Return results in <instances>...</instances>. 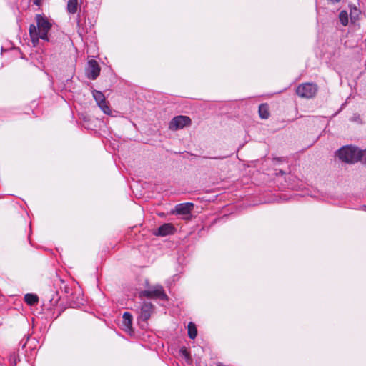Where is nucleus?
<instances>
[{"mask_svg": "<svg viewBox=\"0 0 366 366\" xmlns=\"http://www.w3.org/2000/svg\"><path fill=\"white\" fill-rule=\"evenodd\" d=\"M36 25L31 24L29 27V35L33 46L39 44V39H46V19L38 14L36 16Z\"/></svg>", "mask_w": 366, "mask_h": 366, "instance_id": "1", "label": "nucleus"}, {"mask_svg": "<svg viewBox=\"0 0 366 366\" xmlns=\"http://www.w3.org/2000/svg\"><path fill=\"white\" fill-rule=\"evenodd\" d=\"M358 147L347 145L341 147L337 151V156L340 160L348 164H355L358 162Z\"/></svg>", "mask_w": 366, "mask_h": 366, "instance_id": "2", "label": "nucleus"}, {"mask_svg": "<svg viewBox=\"0 0 366 366\" xmlns=\"http://www.w3.org/2000/svg\"><path fill=\"white\" fill-rule=\"evenodd\" d=\"M139 297L160 300L167 299V295H166L163 287L160 285H156L148 290L141 291L139 292Z\"/></svg>", "mask_w": 366, "mask_h": 366, "instance_id": "3", "label": "nucleus"}, {"mask_svg": "<svg viewBox=\"0 0 366 366\" xmlns=\"http://www.w3.org/2000/svg\"><path fill=\"white\" fill-rule=\"evenodd\" d=\"M317 92V86L312 83H304L300 84L297 89V94L302 98H312Z\"/></svg>", "mask_w": 366, "mask_h": 366, "instance_id": "4", "label": "nucleus"}, {"mask_svg": "<svg viewBox=\"0 0 366 366\" xmlns=\"http://www.w3.org/2000/svg\"><path fill=\"white\" fill-rule=\"evenodd\" d=\"M192 120L188 116L179 115L172 119L169 124V129L176 131L190 126Z\"/></svg>", "mask_w": 366, "mask_h": 366, "instance_id": "5", "label": "nucleus"}, {"mask_svg": "<svg viewBox=\"0 0 366 366\" xmlns=\"http://www.w3.org/2000/svg\"><path fill=\"white\" fill-rule=\"evenodd\" d=\"M92 96L104 114L110 115L112 110L109 106L108 102L106 100L104 94L102 92L94 89L92 90Z\"/></svg>", "mask_w": 366, "mask_h": 366, "instance_id": "6", "label": "nucleus"}, {"mask_svg": "<svg viewBox=\"0 0 366 366\" xmlns=\"http://www.w3.org/2000/svg\"><path fill=\"white\" fill-rule=\"evenodd\" d=\"M100 66L97 61L89 60L86 68V75L89 79H96L100 74Z\"/></svg>", "mask_w": 366, "mask_h": 366, "instance_id": "7", "label": "nucleus"}, {"mask_svg": "<svg viewBox=\"0 0 366 366\" xmlns=\"http://www.w3.org/2000/svg\"><path fill=\"white\" fill-rule=\"evenodd\" d=\"M175 231L176 229L172 224L165 223L160 226L157 230H154L153 234L155 236L165 237L173 234Z\"/></svg>", "mask_w": 366, "mask_h": 366, "instance_id": "8", "label": "nucleus"}, {"mask_svg": "<svg viewBox=\"0 0 366 366\" xmlns=\"http://www.w3.org/2000/svg\"><path fill=\"white\" fill-rule=\"evenodd\" d=\"M31 59L33 64L41 70H44L45 68V60H46V54L44 51L41 52L39 51H36L34 53L31 54Z\"/></svg>", "mask_w": 366, "mask_h": 366, "instance_id": "9", "label": "nucleus"}, {"mask_svg": "<svg viewBox=\"0 0 366 366\" xmlns=\"http://www.w3.org/2000/svg\"><path fill=\"white\" fill-rule=\"evenodd\" d=\"M153 312V305L150 302H144L141 307L140 318L147 321L151 316Z\"/></svg>", "mask_w": 366, "mask_h": 366, "instance_id": "10", "label": "nucleus"}, {"mask_svg": "<svg viewBox=\"0 0 366 366\" xmlns=\"http://www.w3.org/2000/svg\"><path fill=\"white\" fill-rule=\"evenodd\" d=\"M194 207L192 203L187 202L179 204L175 207V212L178 214H189Z\"/></svg>", "mask_w": 366, "mask_h": 366, "instance_id": "11", "label": "nucleus"}, {"mask_svg": "<svg viewBox=\"0 0 366 366\" xmlns=\"http://www.w3.org/2000/svg\"><path fill=\"white\" fill-rule=\"evenodd\" d=\"M122 319V326L124 327V330L128 332L132 331V315L129 312H126L123 314Z\"/></svg>", "mask_w": 366, "mask_h": 366, "instance_id": "12", "label": "nucleus"}, {"mask_svg": "<svg viewBox=\"0 0 366 366\" xmlns=\"http://www.w3.org/2000/svg\"><path fill=\"white\" fill-rule=\"evenodd\" d=\"M259 114L262 119H268L269 116V107L266 104H262L259 107Z\"/></svg>", "mask_w": 366, "mask_h": 366, "instance_id": "13", "label": "nucleus"}, {"mask_svg": "<svg viewBox=\"0 0 366 366\" xmlns=\"http://www.w3.org/2000/svg\"><path fill=\"white\" fill-rule=\"evenodd\" d=\"M78 0H68L67 11L69 14H75L78 10Z\"/></svg>", "mask_w": 366, "mask_h": 366, "instance_id": "14", "label": "nucleus"}, {"mask_svg": "<svg viewBox=\"0 0 366 366\" xmlns=\"http://www.w3.org/2000/svg\"><path fill=\"white\" fill-rule=\"evenodd\" d=\"M24 300L29 305H34L38 302V296L35 294H26L24 296Z\"/></svg>", "mask_w": 366, "mask_h": 366, "instance_id": "15", "label": "nucleus"}, {"mask_svg": "<svg viewBox=\"0 0 366 366\" xmlns=\"http://www.w3.org/2000/svg\"><path fill=\"white\" fill-rule=\"evenodd\" d=\"M360 11L356 6H350V16L351 21L355 22L359 19Z\"/></svg>", "mask_w": 366, "mask_h": 366, "instance_id": "16", "label": "nucleus"}, {"mask_svg": "<svg viewBox=\"0 0 366 366\" xmlns=\"http://www.w3.org/2000/svg\"><path fill=\"white\" fill-rule=\"evenodd\" d=\"M197 330L195 324L193 322H189L188 325V335H189V337L191 339L194 340L197 337Z\"/></svg>", "mask_w": 366, "mask_h": 366, "instance_id": "17", "label": "nucleus"}, {"mask_svg": "<svg viewBox=\"0 0 366 366\" xmlns=\"http://www.w3.org/2000/svg\"><path fill=\"white\" fill-rule=\"evenodd\" d=\"M339 19L342 26L348 24V14L346 11H341L339 14Z\"/></svg>", "mask_w": 366, "mask_h": 366, "instance_id": "18", "label": "nucleus"}, {"mask_svg": "<svg viewBox=\"0 0 366 366\" xmlns=\"http://www.w3.org/2000/svg\"><path fill=\"white\" fill-rule=\"evenodd\" d=\"M358 162L366 164V149H360L358 148Z\"/></svg>", "mask_w": 366, "mask_h": 366, "instance_id": "19", "label": "nucleus"}, {"mask_svg": "<svg viewBox=\"0 0 366 366\" xmlns=\"http://www.w3.org/2000/svg\"><path fill=\"white\" fill-rule=\"evenodd\" d=\"M60 300V297L57 292H53L51 295V297L49 299V302L51 306H56L59 301Z\"/></svg>", "mask_w": 366, "mask_h": 366, "instance_id": "20", "label": "nucleus"}, {"mask_svg": "<svg viewBox=\"0 0 366 366\" xmlns=\"http://www.w3.org/2000/svg\"><path fill=\"white\" fill-rule=\"evenodd\" d=\"M46 25H47V33L49 32V30L50 29V28L51 27V24L50 23V21H49L47 20V23H46ZM49 41V36L47 35V41Z\"/></svg>", "mask_w": 366, "mask_h": 366, "instance_id": "21", "label": "nucleus"}, {"mask_svg": "<svg viewBox=\"0 0 366 366\" xmlns=\"http://www.w3.org/2000/svg\"><path fill=\"white\" fill-rule=\"evenodd\" d=\"M43 0H34V4L38 6L42 4Z\"/></svg>", "mask_w": 366, "mask_h": 366, "instance_id": "22", "label": "nucleus"}, {"mask_svg": "<svg viewBox=\"0 0 366 366\" xmlns=\"http://www.w3.org/2000/svg\"><path fill=\"white\" fill-rule=\"evenodd\" d=\"M16 354H15V353H14V354H12V355H10V357H9V360H10L11 362H12V361L15 362V361H16Z\"/></svg>", "mask_w": 366, "mask_h": 366, "instance_id": "23", "label": "nucleus"}, {"mask_svg": "<svg viewBox=\"0 0 366 366\" xmlns=\"http://www.w3.org/2000/svg\"><path fill=\"white\" fill-rule=\"evenodd\" d=\"M55 310H57V314L56 316L53 317L54 319L56 318L61 314V308L56 307Z\"/></svg>", "mask_w": 366, "mask_h": 366, "instance_id": "24", "label": "nucleus"}, {"mask_svg": "<svg viewBox=\"0 0 366 366\" xmlns=\"http://www.w3.org/2000/svg\"><path fill=\"white\" fill-rule=\"evenodd\" d=\"M64 281H63L61 279H59V278H57V280H56V283H55V284H56V285H60V284H64Z\"/></svg>", "mask_w": 366, "mask_h": 366, "instance_id": "25", "label": "nucleus"}, {"mask_svg": "<svg viewBox=\"0 0 366 366\" xmlns=\"http://www.w3.org/2000/svg\"><path fill=\"white\" fill-rule=\"evenodd\" d=\"M182 353L187 357L189 356V353L187 352L186 349L182 350Z\"/></svg>", "mask_w": 366, "mask_h": 366, "instance_id": "26", "label": "nucleus"}, {"mask_svg": "<svg viewBox=\"0 0 366 366\" xmlns=\"http://www.w3.org/2000/svg\"><path fill=\"white\" fill-rule=\"evenodd\" d=\"M64 290H65V292H68V291H67V287H66V285L64 286Z\"/></svg>", "mask_w": 366, "mask_h": 366, "instance_id": "27", "label": "nucleus"}]
</instances>
